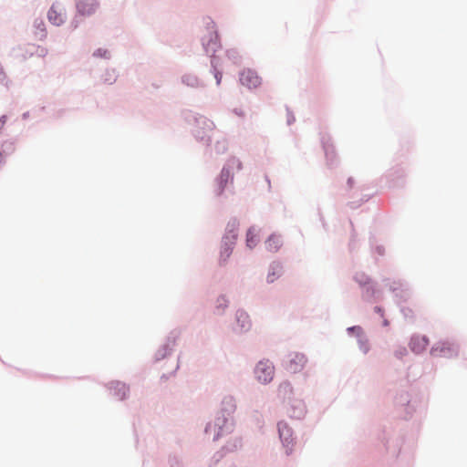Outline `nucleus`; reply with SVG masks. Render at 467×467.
I'll return each mask as SVG.
<instances>
[{"mask_svg": "<svg viewBox=\"0 0 467 467\" xmlns=\"http://www.w3.org/2000/svg\"><path fill=\"white\" fill-rule=\"evenodd\" d=\"M254 374L261 383L270 382L275 375V367L269 360H261L255 367Z\"/></svg>", "mask_w": 467, "mask_h": 467, "instance_id": "f257e3e1", "label": "nucleus"}, {"mask_svg": "<svg viewBox=\"0 0 467 467\" xmlns=\"http://www.w3.org/2000/svg\"><path fill=\"white\" fill-rule=\"evenodd\" d=\"M306 361L304 354L298 352L290 353L285 363V368L290 373H297L305 368Z\"/></svg>", "mask_w": 467, "mask_h": 467, "instance_id": "f03ea898", "label": "nucleus"}, {"mask_svg": "<svg viewBox=\"0 0 467 467\" xmlns=\"http://www.w3.org/2000/svg\"><path fill=\"white\" fill-rule=\"evenodd\" d=\"M48 21L55 26H61L66 20V9L58 3L53 4L47 13Z\"/></svg>", "mask_w": 467, "mask_h": 467, "instance_id": "7ed1b4c3", "label": "nucleus"}, {"mask_svg": "<svg viewBox=\"0 0 467 467\" xmlns=\"http://www.w3.org/2000/svg\"><path fill=\"white\" fill-rule=\"evenodd\" d=\"M99 7L97 0H77L76 8L78 14L82 16L94 15Z\"/></svg>", "mask_w": 467, "mask_h": 467, "instance_id": "20e7f679", "label": "nucleus"}, {"mask_svg": "<svg viewBox=\"0 0 467 467\" xmlns=\"http://www.w3.org/2000/svg\"><path fill=\"white\" fill-rule=\"evenodd\" d=\"M431 353L434 357H451L456 353V347L449 341H441L432 347Z\"/></svg>", "mask_w": 467, "mask_h": 467, "instance_id": "39448f33", "label": "nucleus"}, {"mask_svg": "<svg viewBox=\"0 0 467 467\" xmlns=\"http://www.w3.org/2000/svg\"><path fill=\"white\" fill-rule=\"evenodd\" d=\"M240 82L248 88H255L261 84V78L256 72L244 69L240 75Z\"/></svg>", "mask_w": 467, "mask_h": 467, "instance_id": "423d86ee", "label": "nucleus"}, {"mask_svg": "<svg viewBox=\"0 0 467 467\" xmlns=\"http://www.w3.org/2000/svg\"><path fill=\"white\" fill-rule=\"evenodd\" d=\"M278 431L280 439L286 448V454H290L292 451L293 439L291 429L285 423H278Z\"/></svg>", "mask_w": 467, "mask_h": 467, "instance_id": "0eeeda50", "label": "nucleus"}, {"mask_svg": "<svg viewBox=\"0 0 467 467\" xmlns=\"http://www.w3.org/2000/svg\"><path fill=\"white\" fill-rule=\"evenodd\" d=\"M227 421H228V418H225L224 416L218 417L214 420V422L208 423V425L205 429V431L207 433H213L214 434L213 439L216 440L223 434V428L226 425Z\"/></svg>", "mask_w": 467, "mask_h": 467, "instance_id": "6e6552de", "label": "nucleus"}, {"mask_svg": "<svg viewBox=\"0 0 467 467\" xmlns=\"http://www.w3.org/2000/svg\"><path fill=\"white\" fill-rule=\"evenodd\" d=\"M428 339L424 337H414L411 339V342H410V348L414 351V352H420L422 351L423 349H425L428 346Z\"/></svg>", "mask_w": 467, "mask_h": 467, "instance_id": "1a4fd4ad", "label": "nucleus"}, {"mask_svg": "<svg viewBox=\"0 0 467 467\" xmlns=\"http://www.w3.org/2000/svg\"><path fill=\"white\" fill-rule=\"evenodd\" d=\"M258 231L254 228V227H251L248 231H247V234H246V244H247V246L250 247V248H253L256 245V244L258 243Z\"/></svg>", "mask_w": 467, "mask_h": 467, "instance_id": "9d476101", "label": "nucleus"}, {"mask_svg": "<svg viewBox=\"0 0 467 467\" xmlns=\"http://www.w3.org/2000/svg\"><path fill=\"white\" fill-rule=\"evenodd\" d=\"M203 46L207 53H214L216 49L219 47V43L217 41V35L215 33H211L210 40L208 43L203 42Z\"/></svg>", "mask_w": 467, "mask_h": 467, "instance_id": "9b49d317", "label": "nucleus"}, {"mask_svg": "<svg viewBox=\"0 0 467 467\" xmlns=\"http://www.w3.org/2000/svg\"><path fill=\"white\" fill-rule=\"evenodd\" d=\"M281 245V240L278 236L272 235L265 243L266 249L270 252H276Z\"/></svg>", "mask_w": 467, "mask_h": 467, "instance_id": "f8f14e48", "label": "nucleus"}, {"mask_svg": "<svg viewBox=\"0 0 467 467\" xmlns=\"http://www.w3.org/2000/svg\"><path fill=\"white\" fill-rule=\"evenodd\" d=\"M36 28V35L39 39H44L47 36V29L43 20L36 19L34 23Z\"/></svg>", "mask_w": 467, "mask_h": 467, "instance_id": "ddd939ff", "label": "nucleus"}, {"mask_svg": "<svg viewBox=\"0 0 467 467\" xmlns=\"http://www.w3.org/2000/svg\"><path fill=\"white\" fill-rule=\"evenodd\" d=\"M271 269L272 272L267 275L268 283H273L281 275V267L278 265H272Z\"/></svg>", "mask_w": 467, "mask_h": 467, "instance_id": "4468645a", "label": "nucleus"}, {"mask_svg": "<svg viewBox=\"0 0 467 467\" xmlns=\"http://www.w3.org/2000/svg\"><path fill=\"white\" fill-rule=\"evenodd\" d=\"M223 410L227 412L228 415H231L235 410V404L232 398L225 399L223 402Z\"/></svg>", "mask_w": 467, "mask_h": 467, "instance_id": "2eb2a0df", "label": "nucleus"}, {"mask_svg": "<svg viewBox=\"0 0 467 467\" xmlns=\"http://www.w3.org/2000/svg\"><path fill=\"white\" fill-rule=\"evenodd\" d=\"M237 320L241 323L242 328H248L250 327L249 317L244 312H239L237 314Z\"/></svg>", "mask_w": 467, "mask_h": 467, "instance_id": "dca6fc26", "label": "nucleus"}, {"mask_svg": "<svg viewBox=\"0 0 467 467\" xmlns=\"http://www.w3.org/2000/svg\"><path fill=\"white\" fill-rule=\"evenodd\" d=\"M233 242L230 245L225 244V246L221 251V259L225 262L226 259L230 256L233 247H232Z\"/></svg>", "mask_w": 467, "mask_h": 467, "instance_id": "f3484780", "label": "nucleus"}, {"mask_svg": "<svg viewBox=\"0 0 467 467\" xmlns=\"http://www.w3.org/2000/svg\"><path fill=\"white\" fill-rule=\"evenodd\" d=\"M229 178H230L229 170L223 168L221 172V181L223 182L226 183L228 182Z\"/></svg>", "mask_w": 467, "mask_h": 467, "instance_id": "a211bd4d", "label": "nucleus"}, {"mask_svg": "<svg viewBox=\"0 0 467 467\" xmlns=\"http://www.w3.org/2000/svg\"><path fill=\"white\" fill-rule=\"evenodd\" d=\"M107 53H108L107 50L99 48L97 51L94 52V56L104 57L107 56Z\"/></svg>", "mask_w": 467, "mask_h": 467, "instance_id": "6ab92c4d", "label": "nucleus"}, {"mask_svg": "<svg viewBox=\"0 0 467 467\" xmlns=\"http://www.w3.org/2000/svg\"><path fill=\"white\" fill-rule=\"evenodd\" d=\"M7 120V117L5 115L0 117V130L5 127Z\"/></svg>", "mask_w": 467, "mask_h": 467, "instance_id": "aec40b11", "label": "nucleus"}, {"mask_svg": "<svg viewBox=\"0 0 467 467\" xmlns=\"http://www.w3.org/2000/svg\"><path fill=\"white\" fill-rule=\"evenodd\" d=\"M215 78H216V80H217V84H220V82H221V78H222L221 74L217 73V74L215 75Z\"/></svg>", "mask_w": 467, "mask_h": 467, "instance_id": "412c9836", "label": "nucleus"}, {"mask_svg": "<svg viewBox=\"0 0 467 467\" xmlns=\"http://www.w3.org/2000/svg\"><path fill=\"white\" fill-rule=\"evenodd\" d=\"M3 163H4V157H3L2 152L0 151V167L3 165Z\"/></svg>", "mask_w": 467, "mask_h": 467, "instance_id": "4be33fe9", "label": "nucleus"}, {"mask_svg": "<svg viewBox=\"0 0 467 467\" xmlns=\"http://www.w3.org/2000/svg\"><path fill=\"white\" fill-rule=\"evenodd\" d=\"M303 412H304V408L302 407V408L300 409L299 413H298V414H296V415H294V416H295V417H300V416L303 414Z\"/></svg>", "mask_w": 467, "mask_h": 467, "instance_id": "5701e85b", "label": "nucleus"}, {"mask_svg": "<svg viewBox=\"0 0 467 467\" xmlns=\"http://www.w3.org/2000/svg\"><path fill=\"white\" fill-rule=\"evenodd\" d=\"M348 183L349 187H352L353 180L352 179H348Z\"/></svg>", "mask_w": 467, "mask_h": 467, "instance_id": "b1692460", "label": "nucleus"}, {"mask_svg": "<svg viewBox=\"0 0 467 467\" xmlns=\"http://www.w3.org/2000/svg\"><path fill=\"white\" fill-rule=\"evenodd\" d=\"M120 388H121V389L124 390V392L127 390V388L125 387V385H120Z\"/></svg>", "mask_w": 467, "mask_h": 467, "instance_id": "393cba45", "label": "nucleus"}]
</instances>
